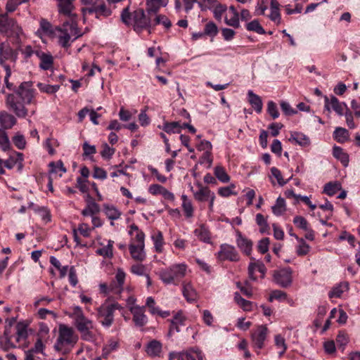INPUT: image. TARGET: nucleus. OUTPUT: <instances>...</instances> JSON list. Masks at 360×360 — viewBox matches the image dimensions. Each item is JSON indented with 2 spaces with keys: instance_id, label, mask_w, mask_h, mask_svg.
<instances>
[{
  "instance_id": "obj_26",
  "label": "nucleus",
  "mask_w": 360,
  "mask_h": 360,
  "mask_svg": "<svg viewBox=\"0 0 360 360\" xmlns=\"http://www.w3.org/2000/svg\"><path fill=\"white\" fill-rule=\"evenodd\" d=\"M144 246L135 245L134 243L129 245V252L132 258L137 261H143L146 257V254L143 251Z\"/></svg>"
},
{
  "instance_id": "obj_61",
  "label": "nucleus",
  "mask_w": 360,
  "mask_h": 360,
  "mask_svg": "<svg viewBox=\"0 0 360 360\" xmlns=\"http://www.w3.org/2000/svg\"><path fill=\"white\" fill-rule=\"evenodd\" d=\"M269 238H264L258 243L257 249L262 254H265L269 250Z\"/></svg>"
},
{
  "instance_id": "obj_7",
  "label": "nucleus",
  "mask_w": 360,
  "mask_h": 360,
  "mask_svg": "<svg viewBox=\"0 0 360 360\" xmlns=\"http://www.w3.org/2000/svg\"><path fill=\"white\" fill-rule=\"evenodd\" d=\"M77 329L81 333L82 339L85 341H93L94 335L91 330L94 328L92 321L86 318L85 316L77 319L75 321Z\"/></svg>"
},
{
  "instance_id": "obj_44",
  "label": "nucleus",
  "mask_w": 360,
  "mask_h": 360,
  "mask_svg": "<svg viewBox=\"0 0 360 360\" xmlns=\"http://www.w3.org/2000/svg\"><path fill=\"white\" fill-rule=\"evenodd\" d=\"M295 238L300 243L297 248V254L300 256L306 255L309 251V245L307 244L303 238H300L297 236H295Z\"/></svg>"
},
{
  "instance_id": "obj_27",
  "label": "nucleus",
  "mask_w": 360,
  "mask_h": 360,
  "mask_svg": "<svg viewBox=\"0 0 360 360\" xmlns=\"http://www.w3.org/2000/svg\"><path fill=\"white\" fill-rule=\"evenodd\" d=\"M27 327H28V323H27L25 321H20L16 324V326H15L16 335H17L16 341L18 342H19L21 340L27 339V338L28 336Z\"/></svg>"
},
{
  "instance_id": "obj_46",
  "label": "nucleus",
  "mask_w": 360,
  "mask_h": 360,
  "mask_svg": "<svg viewBox=\"0 0 360 360\" xmlns=\"http://www.w3.org/2000/svg\"><path fill=\"white\" fill-rule=\"evenodd\" d=\"M37 86L41 92L46 93L49 94H54L57 92L60 89L59 85H51L44 83H38Z\"/></svg>"
},
{
  "instance_id": "obj_57",
  "label": "nucleus",
  "mask_w": 360,
  "mask_h": 360,
  "mask_svg": "<svg viewBox=\"0 0 360 360\" xmlns=\"http://www.w3.org/2000/svg\"><path fill=\"white\" fill-rule=\"evenodd\" d=\"M293 223L301 229L308 230V222L303 217L296 216L293 219Z\"/></svg>"
},
{
  "instance_id": "obj_16",
  "label": "nucleus",
  "mask_w": 360,
  "mask_h": 360,
  "mask_svg": "<svg viewBox=\"0 0 360 360\" xmlns=\"http://www.w3.org/2000/svg\"><path fill=\"white\" fill-rule=\"evenodd\" d=\"M173 358L178 360H203L201 352L193 349L175 354H171L170 360Z\"/></svg>"
},
{
  "instance_id": "obj_12",
  "label": "nucleus",
  "mask_w": 360,
  "mask_h": 360,
  "mask_svg": "<svg viewBox=\"0 0 360 360\" xmlns=\"http://www.w3.org/2000/svg\"><path fill=\"white\" fill-rule=\"evenodd\" d=\"M267 331V328L262 325L258 326L252 333V341L255 349L259 350L263 348L264 341L266 338Z\"/></svg>"
},
{
  "instance_id": "obj_39",
  "label": "nucleus",
  "mask_w": 360,
  "mask_h": 360,
  "mask_svg": "<svg viewBox=\"0 0 360 360\" xmlns=\"http://www.w3.org/2000/svg\"><path fill=\"white\" fill-rule=\"evenodd\" d=\"M182 207L185 212L186 217L190 218L193 214V207L190 200L186 195H182Z\"/></svg>"
},
{
  "instance_id": "obj_50",
  "label": "nucleus",
  "mask_w": 360,
  "mask_h": 360,
  "mask_svg": "<svg viewBox=\"0 0 360 360\" xmlns=\"http://www.w3.org/2000/svg\"><path fill=\"white\" fill-rule=\"evenodd\" d=\"M255 220L261 233H265L269 229L266 219L262 214H257Z\"/></svg>"
},
{
  "instance_id": "obj_20",
  "label": "nucleus",
  "mask_w": 360,
  "mask_h": 360,
  "mask_svg": "<svg viewBox=\"0 0 360 360\" xmlns=\"http://www.w3.org/2000/svg\"><path fill=\"white\" fill-rule=\"evenodd\" d=\"M236 241L238 247L240 249V250L243 251L245 255L250 256L252 249V241L243 236L240 232L238 233Z\"/></svg>"
},
{
  "instance_id": "obj_62",
  "label": "nucleus",
  "mask_w": 360,
  "mask_h": 360,
  "mask_svg": "<svg viewBox=\"0 0 360 360\" xmlns=\"http://www.w3.org/2000/svg\"><path fill=\"white\" fill-rule=\"evenodd\" d=\"M13 142L18 149H23L25 147L26 141L24 136L21 134L15 135L13 139Z\"/></svg>"
},
{
  "instance_id": "obj_19",
  "label": "nucleus",
  "mask_w": 360,
  "mask_h": 360,
  "mask_svg": "<svg viewBox=\"0 0 360 360\" xmlns=\"http://www.w3.org/2000/svg\"><path fill=\"white\" fill-rule=\"evenodd\" d=\"M35 54L40 59V68L47 70L52 68L53 58L51 54L40 51H36Z\"/></svg>"
},
{
  "instance_id": "obj_37",
  "label": "nucleus",
  "mask_w": 360,
  "mask_h": 360,
  "mask_svg": "<svg viewBox=\"0 0 360 360\" xmlns=\"http://www.w3.org/2000/svg\"><path fill=\"white\" fill-rule=\"evenodd\" d=\"M162 129L168 134L180 133L181 129V124L179 122H165L163 124Z\"/></svg>"
},
{
  "instance_id": "obj_33",
  "label": "nucleus",
  "mask_w": 360,
  "mask_h": 360,
  "mask_svg": "<svg viewBox=\"0 0 360 360\" xmlns=\"http://www.w3.org/2000/svg\"><path fill=\"white\" fill-rule=\"evenodd\" d=\"M333 155L335 158L338 159L344 166H347L349 156L343 151L342 148L335 146L333 148Z\"/></svg>"
},
{
  "instance_id": "obj_45",
  "label": "nucleus",
  "mask_w": 360,
  "mask_h": 360,
  "mask_svg": "<svg viewBox=\"0 0 360 360\" xmlns=\"http://www.w3.org/2000/svg\"><path fill=\"white\" fill-rule=\"evenodd\" d=\"M246 29L248 31L255 32L259 34H264L266 33L264 29L261 26L257 20H254L246 25Z\"/></svg>"
},
{
  "instance_id": "obj_56",
  "label": "nucleus",
  "mask_w": 360,
  "mask_h": 360,
  "mask_svg": "<svg viewBox=\"0 0 360 360\" xmlns=\"http://www.w3.org/2000/svg\"><path fill=\"white\" fill-rule=\"evenodd\" d=\"M225 22L229 26L238 28L240 27L239 14H233L230 18L226 16Z\"/></svg>"
},
{
  "instance_id": "obj_28",
  "label": "nucleus",
  "mask_w": 360,
  "mask_h": 360,
  "mask_svg": "<svg viewBox=\"0 0 360 360\" xmlns=\"http://www.w3.org/2000/svg\"><path fill=\"white\" fill-rule=\"evenodd\" d=\"M194 233L199 240L203 241L204 243H210V233L208 229L204 224H201L198 229H196L194 231Z\"/></svg>"
},
{
  "instance_id": "obj_4",
  "label": "nucleus",
  "mask_w": 360,
  "mask_h": 360,
  "mask_svg": "<svg viewBox=\"0 0 360 360\" xmlns=\"http://www.w3.org/2000/svg\"><path fill=\"white\" fill-rule=\"evenodd\" d=\"M187 269L186 264H176L168 268L162 269L159 273L161 281L167 285H177L179 281L186 276Z\"/></svg>"
},
{
  "instance_id": "obj_58",
  "label": "nucleus",
  "mask_w": 360,
  "mask_h": 360,
  "mask_svg": "<svg viewBox=\"0 0 360 360\" xmlns=\"http://www.w3.org/2000/svg\"><path fill=\"white\" fill-rule=\"evenodd\" d=\"M287 297V294L281 290H275L271 292L270 294L269 300L272 302L274 300H285Z\"/></svg>"
},
{
  "instance_id": "obj_36",
  "label": "nucleus",
  "mask_w": 360,
  "mask_h": 360,
  "mask_svg": "<svg viewBox=\"0 0 360 360\" xmlns=\"http://www.w3.org/2000/svg\"><path fill=\"white\" fill-rule=\"evenodd\" d=\"M146 6L148 15L156 14L162 6V0H146Z\"/></svg>"
},
{
  "instance_id": "obj_59",
  "label": "nucleus",
  "mask_w": 360,
  "mask_h": 360,
  "mask_svg": "<svg viewBox=\"0 0 360 360\" xmlns=\"http://www.w3.org/2000/svg\"><path fill=\"white\" fill-rule=\"evenodd\" d=\"M11 340L0 338V348L5 352L8 351L11 348H15L16 346L11 342Z\"/></svg>"
},
{
  "instance_id": "obj_55",
  "label": "nucleus",
  "mask_w": 360,
  "mask_h": 360,
  "mask_svg": "<svg viewBox=\"0 0 360 360\" xmlns=\"http://www.w3.org/2000/svg\"><path fill=\"white\" fill-rule=\"evenodd\" d=\"M275 344L278 348L281 349V350L278 352L279 356H281L285 353L287 349L284 338L280 335H276Z\"/></svg>"
},
{
  "instance_id": "obj_5",
  "label": "nucleus",
  "mask_w": 360,
  "mask_h": 360,
  "mask_svg": "<svg viewBox=\"0 0 360 360\" xmlns=\"http://www.w3.org/2000/svg\"><path fill=\"white\" fill-rule=\"evenodd\" d=\"M0 33L7 37H12L16 41L20 39L22 35V30L16 20L9 18L7 13H0Z\"/></svg>"
},
{
  "instance_id": "obj_40",
  "label": "nucleus",
  "mask_w": 360,
  "mask_h": 360,
  "mask_svg": "<svg viewBox=\"0 0 360 360\" xmlns=\"http://www.w3.org/2000/svg\"><path fill=\"white\" fill-rule=\"evenodd\" d=\"M162 25L165 28L169 29L172 26L169 19L165 15H155L153 21H152V27L157 25Z\"/></svg>"
},
{
  "instance_id": "obj_60",
  "label": "nucleus",
  "mask_w": 360,
  "mask_h": 360,
  "mask_svg": "<svg viewBox=\"0 0 360 360\" xmlns=\"http://www.w3.org/2000/svg\"><path fill=\"white\" fill-rule=\"evenodd\" d=\"M115 153V149L110 148L107 143L103 145V150L101 152L102 158L104 159H110Z\"/></svg>"
},
{
  "instance_id": "obj_17",
  "label": "nucleus",
  "mask_w": 360,
  "mask_h": 360,
  "mask_svg": "<svg viewBox=\"0 0 360 360\" xmlns=\"http://www.w3.org/2000/svg\"><path fill=\"white\" fill-rule=\"evenodd\" d=\"M125 276V273L122 269H119L115 275L116 283L113 281L110 285V289L112 292L114 293L121 292L124 283Z\"/></svg>"
},
{
  "instance_id": "obj_11",
  "label": "nucleus",
  "mask_w": 360,
  "mask_h": 360,
  "mask_svg": "<svg viewBox=\"0 0 360 360\" xmlns=\"http://www.w3.org/2000/svg\"><path fill=\"white\" fill-rule=\"evenodd\" d=\"M325 110L330 111V108L340 116H342L345 110L348 108L345 103H340L334 96L329 99L326 96L324 97Z\"/></svg>"
},
{
  "instance_id": "obj_8",
  "label": "nucleus",
  "mask_w": 360,
  "mask_h": 360,
  "mask_svg": "<svg viewBox=\"0 0 360 360\" xmlns=\"http://www.w3.org/2000/svg\"><path fill=\"white\" fill-rule=\"evenodd\" d=\"M97 318L99 323L105 328H109L114 321V312L105 302L97 308Z\"/></svg>"
},
{
  "instance_id": "obj_6",
  "label": "nucleus",
  "mask_w": 360,
  "mask_h": 360,
  "mask_svg": "<svg viewBox=\"0 0 360 360\" xmlns=\"http://www.w3.org/2000/svg\"><path fill=\"white\" fill-rule=\"evenodd\" d=\"M78 340V337L75 335V330L72 327L65 324L59 325L58 337L54 345L57 351H61L65 345L73 347Z\"/></svg>"
},
{
  "instance_id": "obj_49",
  "label": "nucleus",
  "mask_w": 360,
  "mask_h": 360,
  "mask_svg": "<svg viewBox=\"0 0 360 360\" xmlns=\"http://www.w3.org/2000/svg\"><path fill=\"white\" fill-rule=\"evenodd\" d=\"M98 4L99 1L96 0L90 7H85L82 8V13L83 15H85L86 13L92 14L96 13V17L99 18V10H98Z\"/></svg>"
},
{
  "instance_id": "obj_48",
  "label": "nucleus",
  "mask_w": 360,
  "mask_h": 360,
  "mask_svg": "<svg viewBox=\"0 0 360 360\" xmlns=\"http://www.w3.org/2000/svg\"><path fill=\"white\" fill-rule=\"evenodd\" d=\"M50 262L53 266L59 270L60 276L61 278L65 276L68 270V266H61L60 261L53 256L50 257Z\"/></svg>"
},
{
  "instance_id": "obj_43",
  "label": "nucleus",
  "mask_w": 360,
  "mask_h": 360,
  "mask_svg": "<svg viewBox=\"0 0 360 360\" xmlns=\"http://www.w3.org/2000/svg\"><path fill=\"white\" fill-rule=\"evenodd\" d=\"M104 212L111 220H115L120 218L121 213L113 206L104 205Z\"/></svg>"
},
{
  "instance_id": "obj_42",
  "label": "nucleus",
  "mask_w": 360,
  "mask_h": 360,
  "mask_svg": "<svg viewBox=\"0 0 360 360\" xmlns=\"http://www.w3.org/2000/svg\"><path fill=\"white\" fill-rule=\"evenodd\" d=\"M234 300L244 310H245V311L251 310L252 302L243 298L239 292H235Z\"/></svg>"
},
{
  "instance_id": "obj_47",
  "label": "nucleus",
  "mask_w": 360,
  "mask_h": 360,
  "mask_svg": "<svg viewBox=\"0 0 360 360\" xmlns=\"http://www.w3.org/2000/svg\"><path fill=\"white\" fill-rule=\"evenodd\" d=\"M214 175L223 183H227L230 179L229 176L226 172L224 168L221 166H217L214 168Z\"/></svg>"
},
{
  "instance_id": "obj_38",
  "label": "nucleus",
  "mask_w": 360,
  "mask_h": 360,
  "mask_svg": "<svg viewBox=\"0 0 360 360\" xmlns=\"http://www.w3.org/2000/svg\"><path fill=\"white\" fill-rule=\"evenodd\" d=\"M151 238L154 243V246L156 252H161L164 244L163 235L162 232L160 231H158L157 232L152 235Z\"/></svg>"
},
{
  "instance_id": "obj_51",
  "label": "nucleus",
  "mask_w": 360,
  "mask_h": 360,
  "mask_svg": "<svg viewBox=\"0 0 360 360\" xmlns=\"http://www.w3.org/2000/svg\"><path fill=\"white\" fill-rule=\"evenodd\" d=\"M0 148L6 151L10 148V141L6 131L0 129Z\"/></svg>"
},
{
  "instance_id": "obj_34",
  "label": "nucleus",
  "mask_w": 360,
  "mask_h": 360,
  "mask_svg": "<svg viewBox=\"0 0 360 360\" xmlns=\"http://www.w3.org/2000/svg\"><path fill=\"white\" fill-rule=\"evenodd\" d=\"M349 136V131L342 127H337L333 132V138L339 143L347 141Z\"/></svg>"
},
{
  "instance_id": "obj_15",
  "label": "nucleus",
  "mask_w": 360,
  "mask_h": 360,
  "mask_svg": "<svg viewBox=\"0 0 360 360\" xmlns=\"http://www.w3.org/2000/svg\"><path fill=\"white\" fill-rule=\"evenodd\" d=\"M75 0H57L58 11L60 13L66 15L70 18L68 21H71L72 19L76 20L77 15L72 13L75 8L73 2Z\"/></svg>"
},
{
  "instance_id": "obj_23",
  "label": "nucleus",
  "mask_w": 360,
  "mask_h": 360,
  "mask_svg": "<svg viewBox=\"0 0 360 360\" xmlns=\"http://www.w3.org/2000/svg\"><path fill=\"white\" fill-rule=\"evenodd\" d=\"M23 155L21 153H15V155H11L8 159L4 162V166L11 169L15 165H18L19 169L22 167Z\"/></svg>"
},
{
  "instance_id": "obj_30",
  "label": "nucleus",
  "mask_w": 360,
  "mask_h": 360,
  "mask_svg": "<svg viewBox=\"0 0 360 360\" xmlns=\"http://www.w3.org/2000/svg\"><path fill=\"white\" fill-rule=\"evenodd\" d=\"M182 291L184 297L188 302H193L196 300L197 293L191 283H184Z\"/></svg>"
},
{
  "instance_id": "obj_13",
  "label": "nucleus",
  "mask_w": 360,
  "mask_h": 360,
  "mask_svg": "<svg viewBox=\"0 0 360 360\" xmlns=\"http://www.w3.org/2000/svg\"><path fill=\"white\" fill-rule=\"evenodd\" d=\"M145 307L140 306H131L129 307V311L133 315V321L137 327H143L148 322V318L145 315Z\"/></svg>"
},
{
  "instance_id": "obj_64",
  "label": "nucleus",
  "mask_w": 360,
  "mask_h": 360,
  "mask_svg": "<svg viewBox=\"0 0 360 360\" xmlns=\"http://www.w3.org/2000/svg\"><path fill=\"white\" fill-rule=\"evenodd\" d=\"M267 112L273 117V119H276L279 116L277 106L276 103L271 101L268 102Z\"/></svg>"
},
{
  "instance_id": "obj_24",
  "label": "nucleus",
  "mask_w": 360,
  "mask_h": 360,
  "mask_svg": "<svg viewBox=\"0 0 360 360\" xmlns=\"http://www.w3.org/2000/svg\"><path fill=\"white\" fill-rule=\"evenodd\" d=\"M248 101L252 105V107L255 110V111L257 113H260L262 110L263 106L261 98L258 95L253 93V91L251 90L248 91Z\"/></svg>"
},
{
  "instance_id": "obj_3",
  "label": "nucleus",
  "mask_w": 360,
  "mask_h": 360,
  "mask_svg": "<svg viewBox=\"0 0 360 360\" xmlns=\"http://www.w3.org/2000/svg\"><path fill=\"white\" fill-rule=\"evenodd\" d=\"M56 29L60 32L58 35V44L65 49L70 46V41L73 37L72 41H74L83 35V33L78 28L77 22L74 19L71 21H65L61 27H56Z\"/></svg>"
},
{
  "instance_id": "obj_18",
  "label": "nucleus",
  "mask_w": 360,
  "mask_h": 360,
  "mask_svg": "<svg viewBox=\"0 0 360 360\" xmlns=\"http://www.w3.org/2000/svg\"><path fill=\"white\" fill-rule=\"evenodd\" d=\"M17 122L16 118L6 111L0 112V124L4 129H11Z\"/></svg>"
},
{
  "instance_id": "obj_53",
  "label": "nucleus",
  "mask_w": 360,
  "mask_h": 360,
  "mask_svg": "<svg viewBox=\"0 0 360 360\" xmlns=\"http://www.w3.org/2000/svg\"><path fill=\"white\" fill-rule=\"evenodd\" d=\"M50 167V172L51 173H57L58 171H61L63 173L66 172V169L63 165L62 161L59 160L56 162H51L49 165Z\"/></svg>"
},
{
  "instance_id": "obj_14",
  "label": "nucleus",
  "mask_w": 360,
  "mask_h": 360,
  "mask_svg": "<svg viewBox=\"0 0 360 360\" xmlns=\"http://www.w3.org/2000/svg\"><path fill=\"white\" fill-rule=\"evenodd\" d=\"M219 257L222 260H229L231 262H237L240 259L236 248L228 244H223L220 246Z\"/></svg>"
},
{
  "instance_id": "obj_32",
  "label": "nucleus",
  "mask_w": 360,
  "mask_h": 360,
  "mask_svg": "<svg viewBox=\"0 0 360 360\" xmlns=\"http://www.w3.org/2000/svg\"><path fill=\"white\" fill-rule=\"evenodd\" d=\"M113 244L114 241L109 240L107 245L103 246L101 248H98L96 251V254L101 255L105 258H112L113 257Z\"/></svg>"
},
{
  "instance_id": "obj_63",
  "label": "nucleus",
  "mask_w": 360,
  "mask_h": 360,
  "mask_svg": "<svg viewBox=\"0 0 360 360\" xmlns=\"http://www.w3.org/2000/svg\"><path fill=\"white\" fill-rule=\"evenodd\" d=\"M217 27L214 22H210L206 24L204 30V34L210 36H215L217 34Z\"/></svg>"
},
{
  "instance_id": "obj_35",
  "label": "nucleus",
  "mask_w": 360,
  "mask_h": 360,
  "mask_svg": "<svg viewBox=\"0 0 360 360\" xmlns=\"http://www.w3.org/2000/svg\"><path fill=\"white\" fill-rule=\"evenodd\" d=\"M273 213L276 216L283 214L285 210V201L284 198L278 197L276 201V204L271 207Z\"/></svg>"
},
{
  "instance_id": "obj_52",
  "label": "nucleus",
  "mask_w": 360,
  "mask_h": 360,
  "mask_svg": "<svg viewBox=\"0 0 360 360\" xmlns=\"http://www.w3.org/2000/svg\"><path fill=\"white\" fill-rule=\"evenodd\" d=\"M347 284L343 283L340 284L336 287H334L333 290L329 292V297H340L343 293L345 289H347Z\"/></svg>"
},
{
  "instance_id": "obj_54",
  "label": "nucleus",
  "mask_w": 360,
  "mask_h": 360,
  "mask_svg": "<svg viewBox=\"0 0 360 360\" xmlns=\"http://www.w3.org/2000/svg\"><path fill=\"white\" fill-rule=\"evenodd\" d=\"M185 319L181 313H176L174 318L170 320L172 326H176V331L179 332V326L184 325Z\"/></svg>"
},
{
  "instance_id": "obj_9",
  "label": "nucleus",
  "mask_w": 360,
  "mask_h": 360,
  "mask_svg": "<svg viewBox=\"0 0 360 360\" xmlns=\"http://www.w3.org/2000/svg\"><path fill=\"white\" fill-rule=\"evenodd\" d=\"M292 271L290 268H283L274 271L273 281L279 286L287 288L292 283Z\"/></svg>"
},
{
  "instance_id": "obj_31",
  "label": "nucleus",
  "mask_w": 360,
  "mask_h": 360,
  "mask_svg": "<svg viewBox=\"0 0 360 360\" xmlns=\"http://www.w3.org/2000/svg\"><path fill=\"white\" fill-rule=\"evenodd\" d=\"M162 350V345L159 341L153 340L150 341L147 346L146 352L149 356H157Z\"/></svg>"
},
{
  "instance_id": "obj_29",
  "label": "nucleus",
  "mask_w": 360,
  "mask_h": 360,
  "mask_svg": "<svg viewBox=\"0 0 360 360\" xmlns=\"http://www.w3.org/2000/svg\"><path fill=\"white\" fill-rule=\"evenodd\" d=\"M214 194L207 187L200 186L198 191L194 192L195 198L200 202L207 201Z\"/></svg>"
},
{
  "instance_id": "obj_10",
  "label": "nucleus",
  "mask_w": 360,
  "mask_h": 360,
  "mask_svg": "<svg viewBox=\"0 0 360 360\" xmlns=\"http://www.w3.org/2000/svg\"><path fill=\"white\" fill-rule=\"evenodd\" d=\"M17 59V51L13 49L8 43L0 42V65L5 68V66H8L6 64V61L15 63Z\"/></svg>"
},
{
  "instance_id": "obj_21",
  "label": "nucleus",
  "mask_w": 360,
  "mask_h": 360,
  "mask_svg": "<svg viewBox=\"0 0 360 360\" xmlns=\"http://www.w3.org/2000/svg\"><path fill=\"white\" fill-rule=\"evenodd\" d=\"M258 271L262 274V278L264 277L265 273L266 271V268L264 264L262 262H250L248 266V274L249 277L253 280L256 281L257 277L255 276V271Z\"/></svg>"
},
{
  "instance_id": "obj_41",
  "label": "nucleus",
  "mask_w": 360,
  "mask_h": 360,
  "mask_svg": "<svg viewBox=\"0 0 360 360\" xmlns=\"http://www.w3.org/2000/svg\"><path fill=\"white\" fill-rule=\"evenodd\" d=\"M341 189V185L338 182H329L324 186L323 192L328 195L332 196Z\"/></svg>"
},
{
  "instance_id": "obj_22",
  "label": "nucleus",
  "mask_w": 360,
  "mask_h": 360,
  "mask_svg": "<svg viewBox=\"0 0 360 360\" xmlns=\"http://www.w3.org/2000/svg\"><path fill=\"white\" fill-rule=\"evenodd\" d=\"M87 197V205L86 207L82 210V214L85 217L94 216L95 214H97L100 212V207L91 197L89 195Z\"/></svg>"
},
{
  "instance_id": "obj_2",
  "label": "nucleus",
  "mask_w": 360,
  "mask_h": 360,
  "mask_svg": "<svg viewBox=\"0 0 360 360\" xmlns=\"http://www.w3.org/2000/svg\"><path fill=\"white\" fill-rule=\"evenodd\" d=\"M153 15H147L142 8H139L133 13L129 11V8L123 9L121 13L122 21L127 25H132L134 30L136 32H141L143 30H148L149 34L152 32V20Z\"/></svg>"
},
{
  "instance_id": "obj_1",
  "label": "nucleus",
  "mask_w": 360,
  "mask_h": 360,
  "mask_svg": "<svg viewBox=\"0 0 360 360\" xmlns=\"http://www.w3.org/2000/svg\"><path fill=\"white\" fill-rule=\"evenodd\" d=\"M32 83L25 82L20 84L18 88L6 97V106L18 117L24 118L27 115L28 110L25 105L30 104L34 97V91L32 89Z\"/></svg>"
},
{
  "instance_id": "obj_25",
  "label": "nucleus",
  "mask_w": 360,
  "mask_h": 360,
  "mask_svg": "<svg viewBox=\"0 0 360 360\" xmlns=\"http://www.w3.org/2000/svg\"><path fill=\"white\" fill-rule=\"evenodd\" d=\"M289 141L295 142L297 144L306 147L310 145V139L305 134L300 132H293L291 134Z\"/></svg>"
}]
</instances>
